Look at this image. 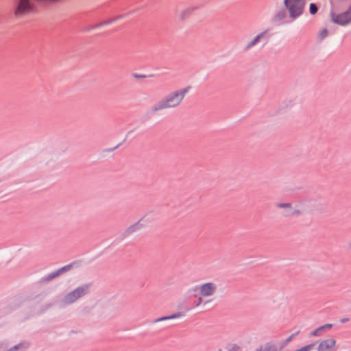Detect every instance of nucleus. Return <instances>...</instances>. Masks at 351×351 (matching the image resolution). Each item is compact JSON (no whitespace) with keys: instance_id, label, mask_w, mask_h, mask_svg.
Instances as JSON below:
<instances>
[{"instance_id":"obj_1","label":"nucleus","mask_w":351,"mask_h":351,"mask_svg":"<svg viewBox=\"0 0 351 351\" xmlns=\"http://www.w3.org/2000/svg\"><path fill=\"white\" fill-rule=\"evenodd\" d=\"M284 10H278L273 16L276 22H280L287 16L293 21L301 17L305 11L306 0H282Z\"/></svg>"},{"instance_id":"obj_2","label":"nucleus","mask_w":351,"mask_h":351,"mask_svg":"<svg viewBox=\"0 0 351 351\" xmlns=\"http://www.w3.org/2000/svg\"><path fill=\"white\" fill-rule=\"evenodd\" d=\"M190 90L191 87L186 86L170 93L152 107V112H157L165 109L178 107Z\"/></svg>"},{"instance_id":"obj_3","label":"nucleus","mask_w":351,"mask_h":351,"mask_svg":"<svg viewBox=\"0 0 351 351\" xmlns=\"http://www.w3.org/2000/svg\"><path fill=\"white\" fill-rule=\"evenodd\" d=\"M217 286L215 282H209L197 286L194 291L198 292L199 296L197 299L196 306L202 302V298L213 297L217 291Z\"/></svg>"},{"instance_id":"obj_4","label":"nucleus","mask_w":351,"mask_h":351,"mask_svg":"<svg viewBox=\"0 0 351 351\" xmlns=\"http://www.w3.org/2000/svg\"><path fill=\"white\" fill-rule=\"evenodd\" d=\"M89 290V286L84 285L81 287H78L72 291L68 293L63 298L62 302L64 304H71L75 302L77 300L81 298L84 295L88 293Z\"/></svg>"},{"instance_id":"obj_5","label":"nucleus","mask_w":351,"mask_h":351,"mask_svg":"<svg viewBox=\"0 0 351 351\" xmlns=\"http://www.w3.org/2000/svg\"><path fill=\"white\" fill-rule=\"evenodd\" d=\"M331 21L338 25L344 26L351 23V18L348 10L343 12L332 11L330 14Z\"/></svg>"},{"instance_id":"obj_6","label":"nucleus","mask_w":351,"mask_h":351,"mask_svg":"<svg viewBox=\"0 0 351 351\" xmlns=\"http://www.w3.org/2000/svg\"><path fill=\"white\" fill-rule=\"evenodd\" d=\"M337 341L332 338L320 339L317 341V351H335Z\"/></svg>"},{"instance_id":"obj_7","label":"nucleus","mask_w":351,"mask_h":351,"mask_svg":"<svg viewBox=\"0 0 351 351\" xmlns=\"http://www.w3.org/2000/svg\"><path fill=\"white\" fill-rule=\"evenodd\" d=\"M266 32H261L258 34H257L252 40H250L249 43H247V45L245 47V50L247 51L252 47H253L254 45H256L261 39L265 38L266 36Z\"/></svg>"},{"instance_id":"obj_8","label":"nucleus","mask_w":351,"mask_h":351,"mask_svg":"<svg viewBox=\"0 0 351 351\" xmlns=\"http://www.w3.org/2000/svg\"><path fill=\"white\" fill-rule=\"evenodd\" d=\"M146 217H147V215H145L144 217L141 218L137 222H136L135 223H134L132 226H130L127 229V232L128 233H132V232H134L135 231H137L139 229H141L143 227V222L145 221V219Z\"/></svg>"},{"instance_id":"obj_9","label":"nucleus","mask_w":351,"mask_h":351,"mask_svg":"<svg viewBox=\"0 0 351 351\" xmlns=\"http://www.w3.org/2000/svg\"><path fill=\"white\" fill-rule=\"evenodd\" d=\"M332 327V324H326L324 326H322L317 328H316L315 330H313L311 333V336H313V337H319V336H322L323 335V332L326 330H329Z\"/></svg>"},{"instance_id":"obj_10","label":"nucleus","mask_w":351,"mask_h":351,"mask_svg":"<svg viewBox=\"0 0 351 351\" xmlns=\"http://www.w3.org/2000/svg\"><path fill=\"white\" fill-rule=\"evenodd\" d=\"M27 347L25 343H19L7 350H5L3 346H0V351H24Z\"/></svg>"},{"instance_id":"obj_11","label":"nucleus","mask_w":351,"mask_h":351,"mask_svg":"<svg viewBox=\"0 0 351 351\" xmlns=\"http://www.w3.org/2000/svg\"><path fill=\"white\" fill-rule=\"evenodd\" d=\"M71 267H72L71 265H66V266L60 268L56 273L52 274L51 277H50V278L51 279V278H53L54 277L58 276L60 274H62L64 271H69L71 268Z\"/></svg>"},{"instance_id":"obj_12","label":"nucleus","mask_w":351,"mask_h":351,"mask_svg":"<svg viewBox=\"0 0 351 351\" xmlns=\"http://www.w3.org/2000/svg\"><path fill=\"white\" fill-rule=\"evenodd\" d=\"M180 317V315L178 313L173 314L170 316H166V317H162L160 318L156 319L154 322L158 323L162 321L169 320V319H173Z\"/></svg>"},{"instance_id":"obj_13","label":"nucleus","mask_w":351,"mask_h":351,"mask_svg":"<svg viewBox=\"0 0 351 351\" xmlns=\"http://www.w3.org/2000/svg\"><path fill=\"white\" fill-rule=\"evenodd\" d=\"M318 10L319 8L317 4L314 3H311L309 4V14L311 15H315L317 13Z\"/></svg>"},{"instance_id":"obj_14","label":"nucleus","mask_w":351,"mask_h":351,"mask_svg":"<svg viewBox=\"0 0 351 351\" xmlns=\"http://www.w3.org/2000/svg\"><path fill=\"white\" fill-rule=\"evenodd\" d=\"M314 346H315L314 343H311V344L302 346L294 351H311L313 350V348H314Z\"/></svg>"},{"instance_id":"obj_15","label":"nucleus","mask_w":351,"mask_h":351,"mask_svg":"<svg viewBox=\"0 0 351 351\" xmlns=\"http://www.w3.org/2000/svg\"><path fill=\"white\" fill-rule=\"evenodd\" d=\"M276 207L278 208H291L292 204L289 202L285 203H277Z\"/></svg>"},{"instance_id":"obj_16","label":"nucleus","mask_w":351,"mask_h":351,"mask_svg":"<svg viewBox=\"0 0 351 351\" xmlns=\"http://www.w3.org/2000/svg\"><path fill=\"white\" fill-rule=\"evenodd\" d=\"M328 35V31L326 28H323L321 29L319 34V36L321 40H323Z\"/></svg>"},{"instance_id":"obj_17","label":"nucleus","mask_w":351,"mask_h":351,"mask_svg":"<svg viewBox=\"0 0 351 351\" xmlns=\"http://www.w3.org/2000/svg\"><path fill=\"white\" fill-rule=\"evenodd\" d=\"M263 351H276V348L273 345H266L263 349Z\"/></svg>"},{"instance_id":"obj_18","label":"nucleus","mask_w":351,"mask_h":351,"mask_svg":"<svg viewBox=\"0 0 351 351\" xmlns=\"http://www.w3.org/2000/svg\"><path fill=\"white\" fill-rule=\"evenodd\" d=\"M300 213L301 212L298 209H291V211L289 212V215H300Z\"/></svg>"}]
</instances>
